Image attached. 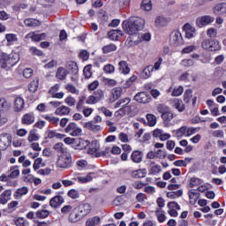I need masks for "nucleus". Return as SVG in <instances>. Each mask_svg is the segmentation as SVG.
Here are the masks:
<instances>
[{"mask_svg":"<svg viewBox=\"0 0 226 226\" xmlns=\"http://www.w3.org/2000/svg\"><path fill=\"white\" fill-rule=\"evenodd\" d=\"M3 59L2 68H6V66H15V64L19 63L20 56L18 53H11L9 56L4 55Z\"/></svg>","mask_w":226,"mask_h":226,"instance_id":"6","label":"nucleus"},{"mask_svg":"<svg viewBox=\"0 0 226 226\" xmlns=\"http://www.w3.org/2000/svg\"><path fill=\"white\" fill-rule=\"evenodd\" d=\"M99 110L106 116V117H112V111L110 109L105 108V107H101Z\"/></svg>","mask_w":226,"mask_h":226,"instance_id":"62","label":"nucleus"},{"mask_svg":"<svg viewBox=\"0 0 226 226\" xmlns=\"http://www.w3.org/2000/svg\"><path fill=\"white\" fill-rule=\"evenodd\" d=\"M66 68L69 70V72L72 75H77L79 73V65H77V63L73 61H70L66 64Z\"/></svg>","mask_w":226,"mask_h":226,"instance_id":"19","label":"nucleus"},{"mask_svg":"<svg viewBox=\"0 0 226 226\" xmlns=\"http://www.w3.org/2000/svg\"><path fill=\"white\" fill-rule=\"evenodd\" d=\"M68 75V72H66V70H64V68L63 67H59L56 71V79H58L59 80H64V79H66V76Z\"/></svg>","mask_w":226,"mask_h":226,"instance_id":"33","label":"nucleus"},{"mask_svg":"<svg viewBox=\"0 0 226 226\" xmlns=\"http://www.w3.org/2000/svg\"><path fill=\"white\" fill-rule=\"evenodd\" d=\"M65 89L69 91V93H72V94H79V90L77 89V87H75V86L72 84H68L65 87Z\"/></svg>","mask_w":226,"mask_h":226,"instance_id":"57","label":"nucleus"},{"mask_svg":"<svg viewBox=\"0 0 226 226\" xmlns=\"http://www.w3.org/2000/svg\"><path fill=\"white\" fill-rule=\"evenodd\" d=\"M131 158L133 163H140L144 158V154L142 151L135 150L132 152Z\"/></svg>","mask_w":226,"mask_h":226,"instance_id":"18","label":"nucleus"},{"mask_svg":"<svg viewBox=\"0 0 226 226\" xmlns=\"http://www.w3.org/2000/svg\"><path fill=\"white\" fill-rule=\"evenodd\" d=\"M28 142H36V140H40V137L37 136L34 132L31 131L29 132L28 138H27Z\"/></svg>","mask_w":226,"mask_h":226,"instance_id":"52","label":"nucleus"},{"mask_svg":"<svg viewBox=\"0 0 226 226\" xmlns=\"http://www.w3.org/2000/svg\"><path fill=\"white\" fill-rule=\"evenodd\" d=\"M212 22H215V18L211 16H202L196 20L198 27H204V26H208V24H211Z\"/></svg>","mask_w":226,"mask_h":226,"instance_id":"11","label":"nucleus"},{"mask_svg":"<svg viewBox=\"0 0 226 226\" xmlns=\"http://www.w3.org/2000/svg\"><path fill=\"white\" fill-rule=\"evenodd\" d=\"M82 218H84V216L79 210H72L69 215V222H71V223H77V222H80Z\"/></svg>","mask_w":226,"mask_h":226,"instance_id":"13","label":"nucleus"},{"mask_svg":"<svg viewBox=\"0 0 226 226\" xmlns=\"http://www.w3.org/2000/svg\"><path fill=\"white\" fill-rule=\"evenodd\" d=\"M64 132L69 133L71 137H79L82 133V129L76 123H70L64 129Z\"/></svg>","mask_w":226,"mask_h":226,"instance_id":"9","label":"nucleus"},{"mask_svg":"<svg viewBox=\"0 0 226 226\" xmlns=\"http://www.w3.org/2000/svg\"><path fill=\"white\" fill-rule=\"evenodd\" d=\"M64 202V198H63V196L58 195V196L53 197L49 200V206L56 209V207H59V206H61V204H63Z\"/></svg>","mask_w":226,"mask_h":226,"instance_id":"16","label":"nucleus"},{"mask_svg":"<svg viewBox=\"0 0 226 226\" xmlns=\"http://www.w3.org/2000/svg\"><path fill=\"white\" fill-rule=\"evenodd\" d=\"M195 63L192 59H184L181 62L182 66H185L186 68H190V66H193Z\"/></svg>","mask_w":226,"mask_h":226,"instance_id":"61","label":"nucleus"},{"mask_svg":"<svg viewBox=\"0 0 226 226\" xmlns=\"http://www.w3.org/2000/svg\"><path fill=\"white\" fill-rule=\"evenodd\" d=\"M146 26V19L142 18H132L128 21L123 22V29L127 34H137L138 31H142Z\"/></svg>","mask_w":226,"mask_h":226,"instance_id":"1","label":"nucleus"},{"mask_svg":"<svg viewBox=\"0 0 226 226\" xmlns=\"http://www.w3.org/2000/svg\"><path fill=\"white\" fill-rule=\"evenodd\" d=\"M14 109L16 112H20L24 109V99L17 97L14 101Z\"/></svg>","mask_w":226,"mask_h":226,"instance_id":"26","label":"nucleus"},{"mask_svg":"<svg viewBox=\"0 0 226 226\" xmlns=\"http://www.w3.org/2000/svg\"><path fill=\"white\" fill-rule=\"evenodd\" d=\"M28 192H29V189L26 186H23L16 191L14 197H16V199H19V197L27 195Z\"/></svg>","mask_w":226,"mask_h":226,"instance_id":"37","label":"nucleus"},{"mask_svg":"<svg viewBox=\"0 0 226 226\" xmlns=\"http://www.w3.org/2000/svg\"><path fill=\"white\" fill-rule=\"evenodd\" d=\"M123 94V88L121 87H115L111 91V96L112 98L110 99L111 102H116V100H119V97Z\"/></svg>","mask_w":226,"mask_h":226,"instance_id":"24","label":"nucleus"},{"mask_svg":"<svg viewBox=\"0 0 226 226\" xmlns=\"http://www.w3.org/2000/svg\"><path fill=\"white\" fill-rule=\"evenodd\" d=\"M118 70L124 75H128L130 73V67L128 66V63L124 60H122L118 63Z\"/></svg>","mask_w":226,"mask_h":226,"instance_id":"20","label":"nucleus"},{"mask_svg":"<svg viewBox=\"0 0 226 226\" xmlns=\"http://www.w3.org/2000/svg\"><path fill=\"white\" fill-rule=\"evenodd\" d=\"M213 11L215 15H225L226 3H220L215 5Z\"/></svg>","mask_w":226,"mask_h":226,"instance_id":"15","label":"nucleus"},{"mask_svg":"<svg viewBox=\"0 0 226 226\" xmlns=\"http://www.w3.org/2000/svg\"><path fill=\"white\" fill-rule=\"evenodd\" d=\"M68 197H70L71 199H79L80 198V193L79 192V191L75 190V189H71L68 193H67Z\"/></svg>","mask_w":226,"mask_h":226,"instance_id":"49","label":"nucleus"},{"mask_svg":"<svg viewBox=\"0 0 226 226\" xmlns=\"http://www.w3.org/2000/svg\"><path fill=\"white\" fill-rule=\"evenodd\" d=\"M8 117H10V112L0 111V128L8 123Z\"/></svg>","mask_w":226,"mask_h":226,"instance_id":"32","label":"nucleus"},{"mask_svg":"<svg viewBox=\"0 0 226 226\" xmlns=\"http://www.w3.org/2000/svg\"><path fill=\"white\" fill-rule=\"evenodd\" d=\"M115 50H117V47L116 44H109L102 48L103 54H109L110 52H115Z\"/></svg>","mask_w":226,"mask_h":226,"instance_id":"41","label":"nucleus"},{"mask_svg":"<svg viewBox=\"0 0 226 226\" xmlns=\"http://www.w3.org/2000/svg\"><path fill=\"white\" fill-rule=\"evenodd\" d=\"M134 101L138 103H149L151 102V95L147 92H139L134 96Z\"/></svg>","mask_w":226,"mask_h":226,"instance_id":"10","label":"nucleus"},{"mask_svg":"<svg viewBox=\"0 0 226 226\" xmlns=\"http://www.w3.org/2000/svg\"><path fill=\"white\" fill-rule=\"evenodd\" d=\"M141 9L145 11H151V10H153V4L151 3V0H142Z\"/></svg>","mask_w":226,"mask_h":226,"instance_id":"36","label":"nucleus"},{"mask_svg":"<svg viewBox=\"0 0 226 226\" xmlns=\"http://www.w3.org/2000/svg\"><path fill=\"white\" fill-rule=\"evenodd\" d=\"M174 107L178 110V112H183V110H185V104H183V101H177L174 103Z\"/></svg>","mask_w":226,"mask_h":226,"instance_id":"58","label":"nucleus"},{"mask_svg":"<svg viewBox=\"0 0 226 226\" xmlns=\"http://www.w3.org/2000/svg\"><path fill=\"white\" fill-rule=\"evenodd\" d=\"M43 162V159H41V157H39L37 159H35L34 162V170H38V169H40V167H45V163Z\"/></svg>","mask_w":226,"mask_h":226,"instance_id":"45","label":"nucleus"},{"mask_svg":"<svg viewBox=\"0 0 226 226\" xmlns=\"http://www.w3.org/2000/svg\"><path fill=\"white\" fill-rule=\"evenodd\" d=\"M25 26L27 27H39V26H41V23L38 19H25Z\"/></svg>","mask_w":226,"mask_h":226,"instance_id":"25","label":"nucleus"},{"mask_svg":"<svg viewBox=\"0 0 226 226\" xmlns=\"http://www.w3.org/2000/svg\"><path fill=\"white\" fill-rule=\"evenodd\" d=\"M184 31L185 33V38H193V34L195 33V28L192 27L191 24H185L184 26Z\"/></svg>","mask_w":226,"mask_h":226,"instance_id":"21","label":"nucleus"},{"mask_svg":"<svg viewBox=\"0 0 226 226\" xmlns=\"http://www.w3.org/2000/svg\"><path fill=\"white\" fill-rule=\"evenodd\" d=\"M103 71L105 73H114V72H116V68L114 65L108 64L103 67Z\"/></svg>","mask_w":226,"mask_h":226,"instance_id":"60","label":"nucleus"},{"mask_svg":"<svg viewBox=\"0 0 226 226\" xmlns=\"http://www.w3.org/2000/svg\"><path fill=\"white\" fill-rule=\"evenodd\" d=\"M121 36H123V32L121 30H112L109 33V40H113L114 41H117Z\"/></svg>","mask_w":226,"mask_h":226,"instance_id":"23","label":"nucleus"},{"mask_svg":"<svg viewBox=\"0 0 226 226\" xmlns=\"http://www.w3.org/2000/svg\"><path fill=\"white\" fill-rule=\"evenodd\" d=\"M150 172L154 176H156V174H160V172H162V166L158 164L152 166Z\"/></svg>","mask_w":226,"mask_h":226,"instance_id":"56","label":"nucleus"},{"mask_svg":"<svg viewBox=\"0 0 226 226\" xmlns=\"http://www.w3.org/2000/svg\"><path fill=\"white\" fill-rule=\"evenodd\" d=\"M86 102V96H81L79 99V102L76 105V109L80 112V110H82L83 107H84V102Z\"/></svg>","mask_w":226,"mask_h":226,"instance_id":"51","label":"nucleus"},{"mask_svg":"<svg viewBox=\"0 0 226 226\" xmlns=\"http://www.w3.org/2000/svg\"><path fill=\"white\" fill-rule=\"evenodd\" d=\"M5 39L11 45H13V43H15V41H17L18 40L17 35L15 34H7L5 35Z\"/></svg>","mask_w":226,"mask_h":226,"instance_id":"46","label":"nucleus"},{"mask_svg":"<svg viewBox=\"0 0 226 226\" xmlns=\"http://www.w3.org/2000/svg\"><path fill=\"white\" fill-rule=\"evenodd\" d=\"M70 112H72V109L65 105H62L55 110L56 116H70Z\"/></svg>","mask_w":226,"mask_h":226,"instance_id":"17","label":"nucleus"},{"mask_svg":"<svg viewBox=\"0 0 226 226\" xmlns=\"http://www.w3.org/2000/svg\"><path fill=\"white\" fill-rule=\"evenodd\" d=\"M94 96L95 97V99H97V101L102 102V100L105 98V94L103 93V90L97 89L96 91H94Z\"/></svg>","mask_w":226,"mask_h":226,"instance_id":"48","label":"nucleus"},{"mask_svg":"<svg viewBox=\"0 0 226 226\" xmlns=\"http://www.w3.org/2000/svg\"><path fill=\"white\" fill-rule=\"evenodd\" d=\"M56 164L60 169H70V167H72V154L69 152H63L58 157Z\"/></svg>","mask_w":226,"mask_h":226,"instance_id":"4","label":"nucleus"},{"mask_svg":"<svg viewBox=\"0 0 226 226\" xmlns=\"http://www.w3.org/2000/svg\"><path fill=\"white\" fill-rule=\"evenodd\" d=\"M155 215L157 216V220L158 222H160V223H162V222H165V214H163V211L162 210V208H157L155 210Z\"/></svg>","mask_w":226,"mask_h":226,"instance_id":"43","label":"nucleus"},{"mask_svg":"<svg viewBox=\"0 0 226 226\" xmlns=\"http://www.w3.org/2000/svg\"><path fill=\"white\" fill-rule=\"evenodd\" d=\"M21 121L23 124H33L34 123V115L27 113L23 116Z\"/></svg>","mask_w":226,"mask_h":226,"instance_id":"27","label":"nucleus"},{"mask_svg":"<svg viewBox=\"0 0 226 226\" xmlns=\"http://www.w3.org/2000/svg\"><path fill=\"white\" fill-rule=\"evenodd\" d=\"M76 146L79 147V149H86L87 146H89L90 142L87 139H76Z\"/></svg>","mask_w":226,"mask_h":226,"instance_id":"28","label":"nucleus"},{"mask_svg":"<svg viewBox=\"0 0 226 226\" xmlns=\"http://www.w3.org/2000/svg\"><path fill=\"white\" fill-rule=\"evenodd\" d=\"M66 105H68L69 107H74L75 103H77V100L72 96H68L65 100H64Z\"/></svg>","mask_w":226,"mask_h":226,"instance_id":"59","label":"nucleus"},{"mask_svg":"<svg viewBox=\"0 0 226 226\" xmlns=\"http://www.w3.org/2000/svg\"><path fill=\"white\" fill-rule=\"evenodd\" d=\"M147 174V170L146 169H139L138 170H134L132 171V177L135 178H142V177H146V175Z\"/></svg>","mask_w":226,"mask_h":226,"instance_id":"30","label":"nucleus"},{"mask_svg":"<svg viewBox=\"0 0 226 226\" xmlns=\"http://www.w3.org/2000/svg\"><path fill=\"white\" fill-rule=\"evenodd\" d=\"M93 207H91V204L89 203H81L78 206V210L81 214V215L87 216L89 213H91Z\"/></svg>","mask_w":226,"mask_h":226,"instance_id":"12","label":"nucleus"},{"mask_svg":"<svg viewBox=\"0 0 226 226\" xmlns=\"http://www.w3.org/2000/svg\"><path fill=\"white\" fill-rule=\"evenodd\" d=\"M84 128H87V130H90V132H100L102 130V126L100 125H94L92 122L85 123Z\"/></svg>","mask_w":226,"mask_h":226,"instance_id":"34","label":"nucleus"},{"mask_svg":"<svg viewBox=\"0 0 226 226\" xmlns=\"http://www.w3.org/2000/svg\"><path fill=\"white\" fill-rule=\"evenodd\" d=\"M185 92L183 86L176 87L172 91V96H181Z\"/></svg>","mask_w":226,"mask_h":226,"instance_id":"50","label":"nucleus"},{"mask_svg":"<svg viewBox=\"0 0 226 226\" xmlns=\"http://www.w3.org/2000/svg\"><path fill=\"white\" fill-rule=\"evenodd\" d=\"M11 104L6 102V99L1 98L0 99V112H10V109Z\"/></svg>","mask_w":226,"mask_h":226,"instance_id":"22","label":"nucleus"},{"mask_svg":"<svg viewBox=\"0 0 226 226\" xmlns=\"http://www.w3.org/2000/svg\"><path fill=\"white\" fill-rule=\"evenodd\" d=\"M157 112L161 114V117L163 120L165 126H170L171 121L174 119V114L170 112V109L166 105L159 104L157 106Z\"/></svg>","mask_w":226,"mask_h":226,"instance_id":"2","label":"nucleus"},{"mask_svg":"<svg viewBox=\"0 0 226 226\" xmlns=\"http://www.w3.org/2000/svg\"><path fill=\"white\" fill-rule=\"evenodd\" d=\"M43 118L46 119V121L50 122L51 124H59V117H54L52 115H44Z\"/></svg>","mask_w":226,"mask_h":226,"instance_id":"39","label":"nucleus"},{"mask_svg":"<svg viewBox=\"0 0 226 226\" xmlns=\"http://www.w3.org/2000/svg\"><path fill=\"white\" fill-rule=\"evenodd\" d=\"M185 40H183V35L181 32L175 30L170 34V44L171 47H181L184 45Z\"/></svg>","mask_w":226,"mask_h":226,"instance_id":"5","label":"nucleus"},{"mask_svg":"<svg viewBox=\"0 0 226 226\" xmlns=\"http://www.w3.org/2000/svg\"><path fill=\"white\" fill-rule=\"evenodd\" d=\"M98 223H100V217L94 216L87 220L86 226H96Z\"/></svg>","mask_w":226,"mask_h":226,"instance_id":"40","label":"nucleus"},{"mask_svg":"<svg viewBox=\"0 0 226 226\" xmlns=\"http://www.w3.org/2000/svg\"><path fill=\"white\" fill-rule=\"evenodd\" d=\"M26 38H30L33 41H41L45 40V34H28Z\"/></svg>","mask_w":226,"mask_h":226,"instance_id":"31","label":"nucleus"},{"mask_svg":"<svg viewBox=\"0 0 226 226\" xmlns=\"http://www.w3.org/2000/svg\"><path fill=\"white\" fill-rule=\"evenodd\" d=\"M154 70V67H153V65H147V67H145V69L142 72V78L149 79V77H151Z\"/></svg>","mask_w":226,"mask_h":226,"instance_id":"35","label":"nucleus"},{"mask_svg":"<svg viewBox=\"0 0 226 226\" xmlns=\"http://www.w3.org/2000/svg\"><path fill=\"white\" fill-rule=\"evenodd\" d=\"M100 151V143L96 140H93L90 144V147L87 150L88 154L94 156L95 158H100V156H105V151Z\"/></svg>","mask_w":226,"mask_h":226,"instance_id":"7","label":"nucleus"},{"mask_svg":"<svg viewBox=\"0 0 226 226\" xmlns=\"http://www.w3.org/2000/svg\"><path fill=\"white\" fill-rule=\"evenodd\" d=\"M201 48L204 50H208L209 52H216V50H220L222 49L220 41L211 39L203 40L201 42Z\"/></svg>","mask_w":226,"mask_h":226,"instance_id":"3","label":"nucleus"},{"mask_svg":"<svg viewBox=\"0 0 226 226\" xmlns=\"http://www.w3.org/2000/svg\"><path fill=\"white\" fill-rule=\"evenodd\" d=\"M131 100L128 97H125L124 99H120L117 103L115 104V109H117L119 107H127L128 103H130Z\"/></svg>","mask_w":226,"mask_h":226,"instance_id":"38","label":"nucleus"},{"mask_svg":"<svg viewBox=\"0 0 226 226\" xmlns=\"http://www.w3.org/2000/svg\"><path fill=\"white\" fill-rule=\"evenodd\" d=\"M39 86H40V79H34L28 85V91H30V93H36V91H38Z\"/></svg>","mask_w":226,"mask_h":226,"instance_id":"29","label":"nucleus"},{"mask_svg":"<svg viewBox=\"0 0 226 226\" xmlns=\"http://www.w3.org/2000/svg\"><path fill=\"white\" fill-rule=\"evenodd\" d=\"M92 68L93 66L91 64H88L84 67L83 73H84L85 79H91V77L93 76V72H91Z\"/></svg>","mask_w":226,"mask_h":226,"instance_id":"42","label":"nucleus"},{"mask_svg":"<svg viewBox=\"0 0 226 226\" xmlns=\"http://www.w3.org/2000/svg\"><path fill=\"white\" fill-rule=\"evenodd\" d=\"M37 218H47L49 216V210H39L36 212Z\"/></svg>","mask_w":226,"mask_h":226,"instance_id":"63","label":"nucleus"},{"mask_svg":"<svg viewBox=\"0 0 226 226\" xmlns=\"http://www.w3.org/2000/svg\"><path fill=\"white\" fill-rule=\"evenodd\" d=\"M155 26H161L162 27L167 26V19L162 16L157 17L155 19Z\"/></svg>","mask_w":226,"mask_h":226,"instance_id":"44","label":"nucleus"},{"mask_svg":"<svg viewBox=\"0 0 226 226\" xmlns=\"http://www.w3.org/2000/svg\"><path fill=\"white\" fill-rule=\"evenodd\" d=\"M98 99L94 95L88 96V98L86 101V102L88 105H94V103H98Z\"/></svg>","mask_w":226,"mask_h":226,"instance_id":"64","label":"nucleus"},{"mask_svg":"<svg viewBox=\"0 0 226 226\" xmlns=\"http://www.w3.org/2000/svg\"><path fill=\"white\" fill-rule=\"evenodd\" d=\"M11 134L10 133H3L0 134V151H4L11 146L12 140Z\"/></svg>","mask_w":226,"mask_h":226,"instance_id":"8","label":"nucleus"},{"mask_svg":"<svg viewBox=\"0 0 226 226\" xmlns=\"http://www.w3.org/2000/svg\"><path fill=\"white\" fill-rule=\"evenodd\" d=\"M183 135H186V126H182L180 129L177 130L176 137L181 139Z\"/></svg>","mask_w":226,"mask_h":226,"instance_id":"53","label":"nucleus"},{"mask_svg":"<svg viewBox=\"0 0 226 226\" xmlns=\"http://www.w3.org/2000/svg\"><path fill=\"white\" fill-rule=\"evenodd\" d=\"M200 185V179L197 177H192L190 179L189 186L190 188H194V186H199Z\"/></svg>","mask_w":226,"mask_h":226,"instance_id":"55","label":"nucleus"},{"mask_svg":"<svg viewBox=\"0 0 226 226\" xmlns=\"http://www.w3.org/2000/svg\"><path fill=\"white\" fill-rule=\"evenodd\" d=\"M188 195L190 199V204H192V206L197 204V200H199L200 197V193L197 192V189H191L188 192Z\"/></svg>","mask_w":226,"mask_h":226,"instance_id":"14","label":"nucleus"},{"mask_svg":"<svg viewBox=\"0 0 226 226\" xmlns=\"http://www.w3.org/2000/svg\"><path fill=\"white\" fill-rule=\"evenodd\" d=\"M147 119L148 121L147 122L148 126H154V124H156V116H154L153 114H147Z\"/></svg>","mask_w":226,"mask_h":226,"instance_id":"47","label":"nucleus"},{"mask_svg":"<svg viewBox=\"0 0 226 226\" xmlns=\"http://www.w3.org/2000/svg\"><path fill=\"white\" fill-rule=\"evenodd\" d=\"M192 89H187L184 94V102L185 103H190V100L192 96Z\"/></svg>","mask_w":226,"mask_h":226,"instance_id":"54","label":"nucleus"}]
</instances>
